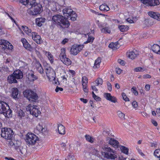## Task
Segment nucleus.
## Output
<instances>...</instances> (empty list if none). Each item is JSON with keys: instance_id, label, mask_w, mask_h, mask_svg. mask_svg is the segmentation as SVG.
I'll return each mask as SVG.
<instances>
[{"instance_id": "52", "label": "nucleus", "mask_w": 160, "mask_h": 160, "mask_svg": "<svg viewBox=\"0 0 160 160\" xmlns=\"http://www.w3.org/2000/svg\"><path fill=\"white\" fill-rule=\"evenodd\" d=\"M122 96L123 97V99L126 101H129V98L127 97L126 94L124 93H122Z\"/></svg>"}, {"instance_id": "29", "label": "nucleus", "mask_w": 160, "mask_h": 160, "mask_svg": "<svg viewBox=\"0 0 160 160\" xmlns=\"http://www.w3.org/2000/svg\"><path fill=\"white\" fill-rule=\"evenodd\" d=\"M99 9L101 11L104 12H107L110 10L109 7L105 4L101 5L99 7Z\"/></svg>"}, {"instance_id": "55", "label": "nucleus", "mask_w": 160, "mask_h": 160, "mask_svg": "<svg viewBox=\"0 0 160 160\" xmlns=\"http://www.w3.org/2000/svg\"><path fill=\"white\" fill-rule=\"evenodd\" d=\"M107 84L108 85V89L110 91L112 90V86L111 83L108 82H107Z\"/></svg>"}, {"instance_id": "43", "label": "nucleus", "mask_w": 160, "mask_h": 160, "mask_svg": "<svg viewBox=\"0 0 160 160\" xmlns=\"http://www.w3.org/2000/svg\"><path fill=\"white\" fill-rule=\"evenodd\" d=\"M118 115V117L121 119H125L124 118L125 114L122 113L121 111H118L117 112Z\"/></svg>"}, {"instance_id": "32", "label": "nucleus", "mask_w": 160, "mask_h": 160, "mask_svg": "<svg viewBox=\"0 0 160 160\" xmlns=\"http://www.w3.org/2000/svg\"><path fill=\"white\" fill-rule=\"evenodd\" d=\"M101 61V59L100 58H97V59L95 61L93 68H99L100 66V65Z\"/></svg>"}, {"instance_id": "26", "label": "nucleus", "mask_w": 160, "mask_h": 160, "mask_svg": "<svg viewBox=\"0 0 160 160\" xmlns=\"http://www.w3.org/2000/svg\"><path fill=\"white\" fill-rule=\"evenodd\" d=\"M12 97L14 99L17 98L18 94V88H13L12 90Z\"/></svg>"}, {"instance_id": "51", "label": "nucleus", "mask_w": 160, "mask_h": 160, "mask_svg": "<svg viewBox=\"0 0 160 160\" xmlns=\"http://www.w3.org/2000/svg\"><path fill=\"white\" fill-rule=\"evenodd\" d=\"M67 159L68 160H76L74 157L69 154L67 157Z\"/></svg>"}, {"instance_id": "38", "label": "nucleus", "mask_w": 160, "mask_h": 160, "mask_svg": "<svg viewBox=\"0 0 160 160\" xmlns=\"http://www.w3.org/2000/svg\"><path fill=\"white\" fill-rule=\"evenodd\" d=\"M46 55L48 57V58L50 60L51 63H52L53 61V56L49 52H46Z\"/></svg>"}, {"instance_id": "5", "label": "nucleus", "mask_w": 160, "mask_h": 160, "mask_svg": "<svg viewBox=\"0 0 160 160\" xmlns=\"http://www.w3.org/2000/svg\"><path fill=\"white\" fill-rule=\"evenodd\" d=\"M37 106H34L31 104H29L26 107L27 112H28L30 114L36 117H37L40 113V112L36 108Z\"/></svg>"}, {"instance_id": "34", "label": "nucleus", "mask_w": 160, "mask_h": 160, "mask_svg": "<svg viewBox=\"0 0 160 160\" xmlns=\"http://www.w3.org/2000/svg\"><path fill=\"white\" fill-rule=\"evenodd\" d=\"M150 2L149 6H154L160 4L159 0H151Z\"/></svg>"}, {"instance_id": "6", "label": "nucleus", "mask_w": 160, "mask_h": 160, "mask_svg": "<svg viewBox=\"0 0 160 160\" xmlns=\"http://www.w3.org/2000/svg\"><path fill=\"white\" fill-rule=\"evenodd\" d=\"M38 139V137L34 134L28 133L26 137V142L31 145H34Z\"/></svg>"}, {"instance_id": "53", "label": "nucleus", "mask_w": 160, "mask_h": 160, "mask_svg": "<svg viewBox=\"0 0 160 160\" xmlns=\"http://www.w3.org/2000/svg\"><path fill=\"white\" fill-rule=\"evenodd\" d=\"M88 78L86 77V76H83L82 77V84H83V81L84 82L86 83V82H87V84L88 82Z\"/></svg>"}, {"instance_id": "42", "label": "nucleus", "mask_w": 160, "mask_h": 160, "mask_svg": "<svg viewBox=\"0 0 160 160\" xmlns=\"http://www.w3.org/2000/svg\"><path fill=\"white\" fill-rule=\"evenodd\" d=\"M96 85L98 86L99 85H102L103 83V80L100 78H98L95 81Z\"/></svg>"}, {"instance_id": "14", "label": "nucleus", "mask_w": 160, "mask_h": 160, "mask_svg": "<svg viewBox=\"0 0 160 160\" xmlns=\"http://www.w3.org/2000/svg\"><path fill=\"white\" fill-rule=\"evenodd\" d=\"M107 24H106L104 26H102L100 24H99L98 26L99 28H102L101 29L102 32L105 33L110 34L111 32L110 28L108 26H107Z\"/></svg>"}, {"instance_id": "24", "label": "nucleus", "mask_w": 160, "mask_h": 160, "mask_svg": "<svg viewBox=\"0 0 160 160\" xmlns=\"http://www.w3.org/2000/svg\"><path fill=\"white\" fill-rule=\"evenodd\" d=\"M58 131L60 134L64 135L65 134V127L61 124H58Z\"/></svg>"}, {"instance_id": "16", "label": "nucleus", "mask_w": 160, "mask_h": 160, "mask_svg": "<svg viewBox=\"0 0 160 160\" xmlns=\"http://www.w3.org/2000/svg\"><path fill=\"white\" fill-rule=\"evenodd\" d=\"M8 106L5 102L0 101V113L2 114L5 110L8 109Z\"/></svg>"}, {"instance_id": "2", "label": "nucleus", "mask_w": 160, "mask_h": 160, "mask_svg": "<svg viewBox=\"0 0 160 160\" xmlns=\"http://www.w3.org/2000/svg\"><path fill=\"white\" fill-rule=\"evenodd\" d=\"M25 97L27 98L31 103L35 102L38 97L34 92L30 89H27L23 92Z\"/></svg>"}, {"instance_id": "23", "label": "nucleus", "mask_w": 160, "mask_h": 160, "mask_svg": "<svg viewBox=\"0 0 160 160\" xmlns=\"http://www.w3.org/2000/svg\"><path fill=\"white\" fill-rule=\"evenodd\" d=\"M8 109H7L4 111V112L3 113L4 116L8 118L12 117V111L10 108L9 106H8Z\"/></svg>"}, {"instance_id": "20", "label": "nucleus", "mask_w": 160, "mask_h": 160, "mask_svg": "<svg viewBox=\"0 0 160 160\" xmlns=\"http://www.w3.org/2000/svg\"><path fill=\"white\" fill-rule=\"evenodd\" d=\"M102 148L103 151L102 152H115V151L114 150L107 145H104L102 146Z\"/></svg>"}, {"instance_id": "50", "label": "nucleus", "mask_w": 160, "mask_h": 160, "mask_svg": "<svg viewBox=\"0 0 160 160\" xmlns=\"http://www.w3.org/2000/svg\"><path fill=\"white\" fill-rule=\"evenodd\" d=\"M151 0H141V1L143 4L146 5H150V3Z\"/></svg>"}, {"instance_id": "40", "label": "nucleus", "mask_w": 160, "mask_h": 160, "mask_svg": "<svg viewBox=\"0 0 160 160\" xmlns=\"http://www.w3.org/2000/svg\"><path fill=\"white\" fill-rule=\"evenodd\" d=\"M120 149L124 153L127 154L128 152V149L124 146H121Z\"/></svg>"}, {"instance_id": "33", "label": "nucleus", "mask_w": 160, "mask_h": 160, "mask_svg": "<svg viewBox=\"0 0 160 160\" xmlns=\"http://www.w3.org/2000/svg\"><path fill=\"white\" fill-rule=\"evenodd\" d=\"M37 128L39 132L43 133H44L47 130L46 128L43 127L40 124L37 127Z\"/></svg>"}, {"instance_id": "15", "label": "nucleus", "mask_w": 160, "mask_h": 160, "mask_svg": "<svg viewBox=\"0 0 160 160\" xmlns=\"http://www.w3.org/2000/svg\"><path fill=\"white\" fill-rule=\"evenodd\" d=\"M7 81L9 83L11 84L13 83H17L18 80L12 73L11 75L8 76L7 78Z\"/></svg>"}, {"instance_id": "10", "label": "nucleus", "mask_w": 160, "mask_h": 160, "mask_svg": "<svg viewBox=\"0 0 160 160\" xmlns=\"http://www.w3.org/2000/svg\"><path fill=\"white\" fill-rule=\"evenodd\" d=\"M32 37L33 39L37 44H40L42 42L40 36L38 35L36 32H32Z\"/></svg>"}, {"instance_id": "48", "label": "nucleus", "mask_w": 160, "mask_h": 160, "mask_svg": "<svg viewBox=\"0 0 160 160\" xmlns=\"http://www.w3.org/2000/svg\"><path fill=\"white\" fill-rule=\"evenodd\" d=\"M10 44V43L9 42L5 40V41L3 43V46H2V48L4 49L7 48V47L8 45H9Z\"/></svg>"}, {"instance_id": "59", "label": "nucleus", "mask_w": 160, "mask_h": 160, "mask_svg": "<svg viewBox=\"0 0 160 160\" xmlns=\"http://www.w3.org/2000/svg\"><path fill=\"white\" fill-rule=\"evenodd\" d=\"M94 98L95 100L97 101H99L101 100V98L98 96H96V95L94 96L93 97Z\"/></svg>"}, {"instance_id": "21", "label": "nucleus", "mask_w": 160, "mask_h": 160, "mask_svg": "<svg viewBox=\"0 0 160 160\" xmlns=\"http://www.w3.org/2000/svg\"><path fill=\"white\" fill-rule=\"evenodd\" d=\"M27 78L30 81H33L38 79V77L35 75L34 72H31L28 74L27 75Z\"/></svg>"}, {"instance_id": "57", "label": "nucleus", "mask_w": 160, "mask_h": 160, "mask_svg": "<svg viewBox=\"0 0 160 160\" xmlns=\"http://www.w3.org/2000/svg\"><path fill=\"white\" fill-rule=\"evenodd\" d=\"M22 28L25 33L28 30V28L25 26H22Z\"/></svg>"}, {"instance_id": "12", "label": "nucleus", "mask_w": 160, "mask_h": 160, "mask_svg": "<svg viewBox=\"0 0 160 160\" xmlns=\"http://www.w3.org/2000/svg\"><path fill=\"white\" fill-rule=\"evenodd\" d=\"M17 79L18 81L23 77L22 72L19 69H17L14 71L12 73Z\"/></svg>"}, {"instance_id": "8", "label": "nucleus", "mask_w": 160, "mask_h": 160, "mask_svg": "<svg viewBox=\"0 0 160 160\" xmlns=\"http://www.w3.org/2000/svg\"><path fill=\"white\" fill-rule=\"evenodd\" d=\"M64 50L63 52H62L60 55V58L61 61L63 62L64 63L67 65H69L71 64V60L66 57V55H64Z\"/></svg>"}, {"instance_id": "17", "label": "nucleus", "mask_w": 160, "mask_h": 160, "mask_svg": "<svg viewBox=\"0 0 160 160\" xmlns=\"http://www.w3.org/2000/svg\"><path fill=\"white\" fill-rule=\"evenodd\" d=\"M148 14L152 18L158 21L160 20V14L158 13L150 11L148 12Z\"/></svg>"}, {"instance_id": "37", "label": "nucleus", "mask_w": 160, "mask_h": 160, "mask_svg": "<svg viewBox=\"0 0 160 160\" xmlns=\"http://www.w3.org/2000/svg\"><path fill=\"white\" fill-rule=\"evenodd\" d=\"M94 39V38L92 36H88V38L86 41L84 42V44H87L88 43H92Z\"/></svg>"}, {"instance_id": "64", "label": "nucleus", "mask_w": 160, "mask_h": 160, "mask_svg": "<svg viewBox=\"0 0 160 160\" xmlns=\"http://www.w3.org/2000/svg\"><path fill=\"white\" fill-rule=\"evenodd\" d=\"M68 41V40L67 38H65L64 39L62 42V44H65L66 42H67Z\"/></svg>"}, {"instance_id": "31", "label": "nucleus", "mask_w": 160, "mask_h": 160, "mask_svg": "<svg viewBox=\"0 0 160 160\" xmlns=\"http://www.w3.org/2000/svg\"><path fill=\"white\" fill-rule=\"evenodd\" d=\"M118 45V43L117 42L116 43L112 42L109 45V47L112 48L113 50H115L118 48L119 47Z\"/></svg>"}, {"instance_id": "41", "label": "nucleus", "mask_w": 160, "mask_h": 160, "mask_svg": "<svg viewBox=\"0 0 160 160\" xmlns=\"http://www.w3.org/2000/svg\"><path fill=\"white\" fill-rule=\"evenodd\" d=\"M17 113L18 114V116L21 117H24L25 116V114L24 112L21 109L18 110L17 111Z\"/></svg>"}, {"instance_id": "35", "label": "nucleus", "mask_w": 160, "mask_h": 160, "mask_svg": "<svg viewBox=\"0 0 160 160\" xmlns=\"http://www.w3.org/2000/svg\"><path fill=\"white\" fill-rule=\"evenodd\" d=\"M118 28L120 31L122 32L127 31L128 29V26L123 25L118 26Z\"/></svg>"}, {"instance_id": "11", "label": "nucleus", "mask_w": 160, "mask_h": 160, "mask_svg": "<svg viewBox=\"0 0 160 160\" xmlns=\"http://www.w3.org/2000/svg\"><path fill=\"white\" fill-rule=\"evenodd\" d=\"M104 97L107 100L112 102L115 103L117 102V99L114 96L111 95V94L108 93H105L104 94Z\"/></svg>"}, {"instance_id": "18", "label": "nucleus", "mask_w": 160, "mask_h": 160, "mask_svg": "<svg viewBox=\"0 0 160 160\" xmlns=\"http://www.w3.org/2000/svg\"><path fill=\"white\" fill-rule=\"evenodd\" d=\"M108 143L115 148H118L119 145L118 141L114 138H111L108 141Z\"/></svg>"}, {"instance_id": "47", "label": "nucleus", "mask_w": 160, "mask_h": 160, "mask_svg": "<svg viewBox=\"0 0 160 160\" xmlns=\"http://www.w3.org/2000/svg\"><path fill=\"white\" fill-rule=\"evenodd\" d=\"M145 70L144 68L141 67H138L135 68L134 69V71L138 72H142Z\"/></svg>"}, {"instance_id": "44", "label": "nucleus", "mask_w": 160, "mask_h": 160, "mask_svg": "<svg viewBox=\"0 0 160 160\" xmlns=\"http://www.w3.org/2000/svg\"><path fill=\"white\" fill-rule=\"evenodd\" d=\"M23 46L27 50L30 51L32 49V48L28 42L24 44Z\"/></svg>"}, {"instance_id": "54", "label": "nucleus", "mask_w": 160, "mask_h": 160, "mask_svg": "<svg viewBox=\"0 0 160 160\" xmlns=\"http://www.w3.org/2000/svg\"><path fill=\"white\" fill-rule=\"evenodd\" d=\"M132 91L135 95H137L138 94V92L135 89V88L133 87L131 89Z\"/></svg>"}, {"instance_id": "63", "label": "nucleus", "mask_w": 160, "mask_h": 160, "mask_svg": "<svg viewBox=\"0 0 160 160\" xmlns=\"http://www.w3.org/2000/svg\"><path fill=\"white\" fill-rule=\"evenodd\" d=\"M150 86L148 84H146L145 86V89L148 91L150 90Z\"/></svg>"}, {"instance_id": "9", "label": "nucleus", "mask_w": 160, "mask_h": 160, "mask_svg": "<svg viewBox=\"0 0 160 160\" xmlns=\"http://www.w3.org/2000/svg\"><path fill=\"white\" fill-rule=\"evenodd\" d=\"M102 154L105 158L108 159L114 160L117 158L115 152H102Z\"/></svg>"}, {"instance_id": "25", "label": "nucleus", "mask_w": 160, "mask_h": 160, "mask_svg": "<svg viewBox=\"0 0 160 160\" xmlns=\"http://www.w3.org/2000/svg\"><path fill=\"white\" fill-rule=\"evenodd\" d=\"M78 51L77 49V46L73 45L71 49L70 53L73 55H76L79 52Z\"/></svg>"}, {"instance_id": "22", "label": "nucleus", "mask_w": 160, "mask_h": 160, "mask_svg": "<svg viewBox=\"0 0 160 160\" xmlns=\"http://www.w3.org/2000/svg\"><path fill=\"white\" fill-rule=\"evenodd\" d=\"M152 49L154 52L160 54V47L157 44H154L152 47Z\"/></svg>"}, {"instance_id": "4", "label": "nucleus", "mask_w": 160, "mask_h": 160, "mask_svg": "<svg viewBox=\"0 0 160 160\" xmlns=\"http://www.w3.org/2000/svg\"><path fill=\"white\" fill-rule=\"evenodd\" d=\"M1 132L2 137L8 140H10L12 138L13 134V131L10 128H2L1 130Z\"/></svg>"}, {"instance_id": "60", "label": "nucleus", "mask_w": 160, "mask_h": 160, "mask_svg": "<svg viewBox=\"0 0 160 160\" xmlns=\"http://www.w3.org/2000/svg\"><path fill=\"white\" fill-rule=\"evenodd\" d=\"M77 49L79 50V52L82 50V48L83 47V45H78L77 47Z\"/></svg>"}, {"instance_id": "39", "label": "nucleus", "mask_w": 160, "mask_h": 160, "mask_svg": "<svg viewBox=\"0 0 160 160\" xmlns=\"http://www.w3.org/2000/svg\"><path fill=\"white\" fill-rule=\"evenodd\" d=\"M77 17V14L75 12H72V15L69 16V18H70V19L73 21L76 20Z\"/></svg>"}, {"instance_id": "49", "label": "nucleus", "mask_w": 160, "mask_h": 160, "mask_svg": "<svg viewBox=\"0 0 160 160\" xmlns=\"http://www.w3.org/2000/svg\"><path fill=\"white\" fill-rule=\"evenodd\" d=\"M83 82V84H82L83 87V91L85 92H88V90L87 88V82L85 83L84 82V81Z\"/></svg>"}, {"instance_id": "27", "label": "nucleus", "mask_w": 160, "mask_h": 160, "mask_svg": "<svg viewBox=\"0 0 160 160\" xmlns=\"http://www.w3.org/2000/svg\"><path fill=\"white\" fill-rule=\"evenodd\" d=\"M45 20V18H39L36 19V23L37 25L39 27H41L42 25V23H43Z\"/></svg>"}, {"instance_id": "61", "label": "nucleus", "mask_w": 160, "mask_h": 160, "mask_svg": "<svg viewBox=\"0 0 160 160\" xmlns=\"http://www.w3.org/2000/svg\"><path fill=\"white\" fill-rule=\"evenodd\" d=\"M132 105L134 108H136L138 107L137 102L136 101H133L132 102Z\"/></svg>"}, {"instance_id": "36", "label": "nucleus", "mask_w": 160, "mask_h": 160, "mask_svg": "<svg viewBox=\"0 0 160 160\" xmlns=\"http://www.w3.org/2000/svg\"><path fill=\"white\" fill-rule=\"evenodd\" d=\"M85 137L86 139L88 142L91 143L93 142L94 138L90 135L86 134L85 135Z\"/></svg>"}, {"instance_id": "3", "label": "nucleus", "mask_w": 160, "mask_h": 160, "mask_svg": "<svg viewBox=\"0 0 160 160\" xmlns=\"http://www.w3.org/2000/svg\"><path fill=\"white\" fill-rule=\"evenodd\" d=\"M42 10V7L40 3H35L28 10V13L32 15L39 14Z\"/></svg>"}, {"instance_id": "19", "label": "nucleus", "mask_w": 160, "mask_h": 160, "mask_svg": "<svg viewBox=\"0 0 160 160\" xmlns=\"http://www.w3.org/2000/svg\"><path fill=\"white\" fill-rule=\"evenodd\" d=\"M63 12L64 15L67 17L68 18H69V16L72 15V12H75L72 9L69 8H65L63 10Z\"/></svg>"}, {"instance_id": "56", "label": "nucleus", "mask_w": 160, "mask_h": 160, "mask_svg": "<svg viewBox=\"0 0 160 160\" xmlns=\"http://www.w3.org/2000/svg\"><path fill=\"white\" fill-rule=\"evenodd\" d=\"M20 2L23 5H26L28 3V0H20Z\"/></svg>"}, {"instance_id": "28", "label": "nucleus", "mask_w": 160, "mask_h": 160, "mask_svg": "<svg viewBox=\"0 0 160 160\" xmlns=\"http://www.w3.org/2000/svg\"><path fill=\"white\" fill-rule=\"evenodd\" d=\"M138 54V53H137L136 52V53H135L133 51H131L127 53L128 57L132 59H134L137 56Z\"/></svg>"}, {"instance_id": "62", "label": "nucleus", "mask_w": 160, "mask_h": 160, "mask_svg": "<svg viewBox=\"0 0 160 160\" xmlns=\"http://www.w3.org/2000/svg\"><path fill=\"white\" fill-rule=\"evenodd\" d=\"M118 62L122 65H123L124 64V61L121 59H118Z\"/></svg>"}, {"instance_id": "30", "label": "nucleus", "mask_w": 160, "mask_h": 160, "mask_svg": "<svg viewBox=\"0 0 160 160\" xmlns=\"http://www.w3.org/2000/svg\"><path fill=\"white\" fill-rule=\"evenodd\" d=\"M36 67L37 70L39 73H42L43 72V69L40 63H36Z\"/></svg>"}, {"instance_id": "13", "label": "nucleus", "mask_w": 160, "mask_h": 160, "mask_svg": "<svg viewBox=\"0 0 160 160\" xmlns=\"http://www.w3.org/2000/svg\"><path fill=\"white\" fill-rule=\"evenodd\" d=\"M46 72L47 76L48 78L54 77L55 72L54 70L50 67H48L46 69Z\"/></svg>"}, {"instance_id": "58", "label": "nucleus", "mask_w": 160, "mask_h": 160, "mask_svg": "<svg viewBox=\"0 0 160 160\" xmlns=\"http://www.w3.org/2000/svg\"><path fill=\"white\" fill-rule=\"evenodd\" d=\"M63 90V88H60L58 87V86H57L56 88L55 89V91L56 92H58L59 91H62Z\"/></svg>"}, {"instance_id": "45", "label": "nucleus", "mask_w": 160, "mask_h": 160, "mask_svg": "<svg viewBox=\"0 0 160 160\" xmlns=\"http://www.w3.org/2000/svg\"><path fill=\"white\" fill-rule=\"evenodd\" d=\"M28 3L27 5L28 7L30 6L32 7V5H34L35 3V0H28Z\"/></svg>"}, {"instance_id": "46", "label": "nucleus", "mask_w": 160, "mask_h": 160, "mask_svg": "<svg viewBox=\"0 0 160 160\" xmlns=\"http://www.w3.org/2000/svg\"><path fill=\"white\" fill-rule=\"evenodd\" d=\"M154 154L155 157L159 158L160 157V150H156L154 152Z\"/></svg>"}, {"instance_id": "7", "label": "nucleus", "mask_w": 160, "mask_h": 160, "mask_svg": "<svg viewBox=\"0 0 160 160\" xmlns=\"http://www.w3.org/2000/svg\"><path fill=\"white\" fill-rule=\"evenodd\" d=\"M14 148L18 152H20L22 154H23L26 153L27 150L25 148V146L23 147L22 146L21 143L19 141H16V142L13 143Z\"/></svg>"}, {"instance_id": "1", "label": "nucleus", "mask_w": 160, "mask_h": 160, "mask_svg": "<svg viewBox=\"0 0 160 160\" xmlns=\"http://www.w3.org/2000/svg\"><path fill=\"white\" fill-rule=\"evenodd\" d=\"M52 19L59 28L63 29L68 28L70 25L69 22L61 15L57 14L54 15L52 17Z\"/></svg>"}]
</instances>
